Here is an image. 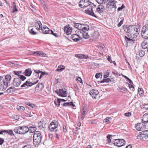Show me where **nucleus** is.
I'll return each mask as SVG.
<instances>
[{
    "mask_svg": "<svg viewBox=\"0 0 148 148\" xmlns=\"http://www.w3.org/2000/svg\"><path fill=\"white\" fill-rule=\"evenodd\" d=\"M76 80L78 82L82 83V80L81 78L80 77H78L76 79Z\"/></svg>",
    "mask_w": 148,
    "mask_h": 148,
    "instance_id": "obj_58",
    "label": "nucleus"
},
{
    "mask_svg": "<svg viewBox=\"0 0 148 148\" xmlns=\"http://www.w3.org/2000/svg\"><path fill=\"white\" fill-rule=\"evenodd\" d=\"M139 56L141 57H142L144 56L145 52L144 51L140 50L139 51Z\"/></svg>",
    "mask_w": 148,
    "mask_h": 148,
    "instance_id": "obj_45",
    "label": "nucleus"
},
{
    "mask_svg": "<svg viewBox=\"0 0 148 148\" xmlns=\"http://www.w3.org/2000/svg\"><path fill=\"white\" fill-rule=\"evenodd\" d=\"M27 105H28V106L29 107L28 108L30 109H35L36 108V106L33 104L29 103L27 104Z\"/></svg>",
    "mask_w": 148,
    "mask_h": 148,
    "instance_id": "obj_41",
    "label": "nucleus"
},
{
    "mask_svg": "<svg viewBox=\"0 0 148 148\" xmlns=\"http://www.w3.org/2000/svg\"><path fill=\"white\" fill-rule=\"evenodd\" d=\"M55 92L58 95L62 97H66L67 95L66 91L64 90L63 89L57 90Z\"/></svg>",
    "mask_w": 148,
    "mask_h": 148,
    "instance_id": "obj_7",
    "label": "nucleus"
},
{
    "mask_svg": "<svg viewBox=\"0 0 148 148\" xmlns=\"http://www.w3.org/2000/svg\"><path fill=\"white\" fill-rule=\"evenodd\" d=\"M125 40L126 41L127 43H132V42H134V41H135V40H134L131 39H130V38L127 37L126 36H125Z\"/></svg>",
    "mask_w": 148,
    "mask_h": 148,
    "instance_id": "obj_31",
    "label": "nucleus"
},
{
    "mask_svg": "<svg viewBox=\"0 0 148 148\" xmlns=\"http://www.w3.org/2000/svg\"><path fill=\"white\" fill-rule=\"evenodd\" d=\"M39 56H40L46 57V54L42 51H40Z\"/></svg>",
    "mask_w": 148,
    "mask_h": 148,
    "instance_id": "obj_52",
    "label": "nucleus"
},
{
    "mask_svg": "<svg viewBox=\"0 0 148 148\" xmlns=\"http://www.w3.org/2000/svg\"><path fill=\"white\" fill-rule=\"evenodd\" d=\"M141 34L143 38L148 39V25H145L142 28Z\"/></svg>",
    "mask_w": 148,
    "mask_h": 148,
    "instance_id": "obj_3",
    "label": "nucleus"
},
{
    "mask_svg": "<svg viewBox=\"0 0 148 148\" xmlns=\"http://www.w3.org/2000/svg\"><path fill=\"white\" fill-rule=\"evenodd\" d=\"M147 39L144 41L141 44V46L143 49H145L148 47V43L147 42Z\"/></svg>",
    "mask_w": 148,
    "mask_h": 148,
    "instance_id": "obj_20",
    "label": "nucleus"
},
{
    "mask_svg": "<svg viewBox=\"0 0 148 148\" xmlns=\"http://www.w3.org/2000/svg\"><path fill=\"white\" fill-rule=\"evenodd\" d=\"M83 24L76 23L75 24L74 26L75 28L78 29L79 30H82Z\"/></svg>",
    "mask_w": 148,
    "mask_h": 148,
    "instance_id": "obj_29",
    "label": "nucleus"
},
{
    "mask_svg": "<svg viewBox=\"0 0 148 148\" xmlns=\"http://www.w3.org/2000/svg\"><path fill=\"white\" fill-rule=\"evenodd\" d=\"M125 78L129 81V86L130 88H134L133 86V83L132 81L128 77L126 76H123Z\"/></svg>",
    "mask_w": 148,
    "mask_h": 148,
    "instance_id": "obj_23",
    "label": "nucleus"
},
{
    "mask_svg": "<svg viewBox=\"0 0 148 148\" xmlns=\"http://www.w3.org/2000/svg\"><path fill=\"white\" fill-rule=\"evenodd\" d=\"M110 0H111L110 1L108 0V1H109V2L106 4V9H107V8H109V6H110L112 5V4L113 3L114 0L112 1H111Z\"/></svg>",
    "mask_w": 148,
    "mask_h": 148,
    "instance_id": "obj_42",
    "label": "nucleus"
},
{
    "mask_svg": "<svg viewBox=\"0 0 148 148\" xmlns=\"http://www.w3.org/2000/svg\"><path fill=\"white\" fill-rule=\"evenodd\" d=\"M11 76L9 75H6L5 77V79L4 81H5V83L8 85L10 83V82L11 79Z\"/></svg>",
    "mask_w": 148,
    "mask_h": 148,
    "instance_id": "obj_26",
    "label": "nucleus"
},
{
    "mask_svg": "<svg viewBox=\"0 0 148 148\" xmlns=\"http://www.w3.org/2000/svg\"><path fill=\"white\" fill-rule=\"evenodd\" d=\"M138 92L140 96H142L143 95L144 91L141 88H138Z\"/></svg>",
    "mask_w": 148,
    "mask_h": 148,
    "instance_id": "obj_44",
    "label": "nucleus"
},
{
    "mask_svg": "<svg viewBox=\"0 0 148 148\" xmlns=\"http://www.w3.org/2000/svg\"><path fill=\"white\" fill-rule=\"evenodd\" d=\"M40 51L32 52V54L38 55H39Z\"/></svg>",
    "mask_w": 148,
    "mask_h": 148,
    "instance_id": "obj_64",
    "label": "nucleus"
},
{
    "mask_svg": "<svg viewBox=\"0 0 148 148\" xmlns=\"http://www.w3.org/2000/svg\"><path fill=\"white\" fill-rule=\"evenodd\" d=\"M89 29V26L85 24H83V25L82 27V29L83 31H88Z\"/></svg>",
    "mask_w": 148,
    "mask_h": 148,
    "instance_id": "obj_30",
    "label": "nucleus"
},
{
    "mask_svg": "<svg viewBox=\"0 0 148 148\" xmlns=\"http://www.w3.org/2000/svg\"><path fill=\"white\" fill-rule=\"evenodd\" d=\"M102 76V75L101 73H97L95 75V77L96 78H99Z\"/></svg>",
    "mask_w": 148,
    "mask_h": 148,
    "instance_id": "obj_55",
    "label": "nucleus"
},
{
    "mask_svg": "<svg viewBox=\"0 0 148 148\" xmlns=\"http://www.w3.org/2000/svg\"><path fill=\"white\" fill-rule=\"evenodd\" d=\"M125 8V6H124V5L123 4L121 7H119L118 8V11H121L124 8Z\"/></svg>",
    "mask_w": 148,
    "mask_h": 148,
    "instance_id": "obj_56",
    "label": "nucleus"
},
{
    "mask_svg": "<svg viewBox=\"0 0 148 148\" xmlns=\"http://www.w3.org/2000/svg\"><path fill=\"white\" fill-rule=\"evenodd\" d=\"M81 2V0L79 2V6L81 8H84V5H83L84 3H80Z\"/></svg>",
    "mask_w": 148,
    "mask_h": 148,
    "instance_id": "obj_62",
    "label": "nucleus"
},
{
    "mask_svg": "<svg viewBox=\"0 0 148 148\" xmlns=\"http://www.w3.org/2000/svg\"><path fill=\"white\" fill-rule=\"evenodd\" d=\"M15 91L14 87H10L5 91L6 93L7 94H12Z\"/></svg>",
    "mask_w": 148,
    "mask_h": 148,
    "instance_id": "obj_27",
    "label": "nucleus"
},
{
    "mask_svg": "<svg viewBox=\"0 0 148 148\" xmlns=\"http://www.w3.org/2000/svg\"><path fill=\"white\" fill-rule=\"evenodd\" d=\"M142 121L143 123H145L148 122V113H146L143 115Z\"/></svg>",
    "mask_w": 148,
    "mask_h": 148,
    "instance_id": "obj_16",
    "label": "nucleus"
},
{
    "mask_svg": "<svg viewBox=\"0 0 148 148\" xmlns=\"http://www.w3.org/2000/svg\"><path fill=\"white\" fill-rule=\"evenodd\" d=\"M8 85L5 83V81H3L2 83L0 84V90L3 91L7 87Z\"/></svg>",
    "mask_w": 148,
    "mask_h": 148,
    "instance_id": "obj_17",
    "label": "nucleus"
},
{
    "mask_svg": "<svg viewBox=\"0 0 148 148\" xmlns=\"http://www.w3.org/2000/svg\"><path fill=\"white\" fill-rule=\"evenodd\" d=\"M109 119H111V118L110 117H107L105 119H104V121H105V122H109V123H110V122L109 121Z\"/></svg>",
    "mask_w": 148,
    "mask_h": 148,
    "instance_id": "obj_61",
    "label": "nucleus"
},
{
    "mask_svg": "<svg viewBox=\"0 0 148 148\" xmlns=\"http://www.w3.org/2000/svg\"><path fill=\"white\" fill-rule=\"evenodd\" d=\"M21 82V81L19 78H15L13 81V85L15 87H18L19 86Z\"/></svg>",
    "mask_w": 148,
    "mask_h": 148,
    "instance_id": "obj_9",
    "label": "nucleus"
},
{
    "mask_svg": "<svg viewBox=\"0 0 148 148\" xmlns=\"http://www.w3.org/2000/svg\"><path fill=\"white\" fill-rule=\"evenodd\" d=\"M19 128L18 127H15L14 130V132L16 133L19 134Z\"/></svg>",
    "mask_w": 148,
    "mask_h": 148,
    "instance_id": "obj_49",
    "label": "nucleus"
},
{
    "mask_svg": "<svg viewBox=\"0 0 148 148\" xmlns=\"http://www.w3.org/2000/svg\"><path fill=\"white\" fill-rule=\"evenodd\" d=\"M13 10L12 12L13 13L18 11V10L16 8V5L15 3L14 2L13 3Z\"/></svg>",
    "mask_w": 148,
    "mask_h": 148,
    "instance_id": "obj_43",
    "label": "nucleus"
},
{
    "mask_svg": "<svg viewBox=\"0 0 148 148\" xmlns=\"http://www.w3.org/2000/svg\"><path fill=\"white\" fill-rule=\"evenodd\" d=\"M131 114L130 112L126 113L125 114V115L126 116L129 117L131 116Z\"/></svg>",
    "mask_w": 148,
    "mask_h": 148,
    "instance_id": "obj_63",
    "label": "nucleus"
},
{
    "mask_svg": "<svg viewBox=\"0 0 148 148\" xmlns=\"http://www.w3.org/2000/svg\"><path fill=\"white\" fill-rule=\"evenodd\" d=\"M96 9V7H95L93 3L91 4V5H89L88 7L86 8H85V11L86 12L88 10H94Z\"/></svg>",
    "mask_w": 148,
    "mask_h": 148,
    "instance_id": "obj_19",
    "label": "nucleus"
},
{
    "mask_svg": "<svg viewBox=\"0 0 148 148\" xmlns=\"http://www.w3.org/2000/svg\"><path fill=\"white\" fill-rule=\"evenodd\" d=\"M118 90L123 93H125L127 89L126 88L123 87H118L117 88Z\"/></svg>",
    "mask_w": 148,
    "mask_h": 148,
    "instance_id": "obj_36",
    "label": "nucleus"
},
{
    "mask_svg": "<svg viewBox=\"0 0 148 148\" xmlns=\"http://www.w3.org/2000/svg\"><path fill=\"white\" fill-rule=\"evenodd\" d=\"M61 99H58L57 101H55L54 103L57 106H60V103Z\"/></svg>",
    "mask_w": 148,
    "mask_h": 148,
    "instance_id": "obj_48",
    "label": "nucleus"
},
{
    "mask_svg": "<svg viewBox=\"0 0 148 148\" xmlns=\"http://www.w3.org/2000/svg\"><path fill=\"white\" fill-rule=\"evenodd\" d=\"M34 71L35 72V73H37V74L36 75V77L38 78L39 76V75L38 74L40 73H41V74L39 77V79H40L44 75H48V73H46V72H42V71H40L39 70H34Z\"/></svg>",
    "mask_w": 148,
    "mask_h": 148,
    "instance_id": "obj_12",
    "label": "nucleus"
},
{
    "mask_svg": "<svg viewBox=\"0 0 148 148\" xmlns=\"http://www.w3.org/2000/svg\"><path fill=\"white\" fill-rule=\"evenodd\" d=\"M3 133H7L8 134L11 136H12L14 135L13 131L12 130H4L3 131Z\"/></svg>",
    "mask_w": 148,
    "mask_h": 148,
    "instance_id": "obj_34",
    "label": "nucleus"
},
{
    "mask_svg": "<svg viewBox=\"0 0 148 148\" xmlns=\"http://www.w3.org/2000/svg\"><path fill=\"white\" fill-rule=\"evenodd\" d=\"M29 128V130L30 132L31 133L33 132H34L36 130V127H33L32 128Z\"/></svg>",
    "mask_w": 148,
    "mask_h": 148,
    "instance_id": "obj_53",
    "label": "nucleus"
},
{
    "mask_svg": "<svg viewBox=\"0 0 148 148\" xmlns=\"http://www.w3.org/2000/svg\"><path fill=\"white\" fill-rule=\"evenodd\" d=\"M72 28L71 27H68L67 26H65L64 28V31L67 35H69L71 34L72 31Z\"/></svg>",
    "mask_w": 148,
    "mask_h": 148,
    "instance_id": "obj_18",
    "label": "nucleus"
},
{
    "mask_svg": "<svg viewBox=\"0 0 148 148\" xmlns=\"http://www.w3.org/2000/svg\"><path fill=\"white\" fill-rule=\"evenodd\" d=\"M105 10V8L103 5H99L98 7L96 8V11L95 12L96 13H99L101 15V14H103L104 10Z\"/></svg>",
    "mask_w": 148,
    "mask_h": 148,
    "instance_id": "obj_8",
    "label": "nucleus"
},
{
    "mask_svg": "<svg viewBox=\"0 0 148 148\" xmlns=\"http://www.w3.org/2000/svg\"><path fill=\"white\" fill-rule=\"evenodd\" d=\"M111 136H112L110 135H108L107 136V137L108 139V143H110L111 142V138H110V137Z\"/></svg>",
    "mask_w": 148,
    "mask_h": 148,
    "instance_id": "obj_51",
    "label": "nucleus"
},
{
    "mask_svg": "<svg viewBox=\"0 0 148 148\" xmlns=\"http://www.w3.org/2000/svg\"><path fill=\"white\" fill-rule=\"evenodd\" d=\"M109 72L108 71H107V72L106 73V74L104 76V78H106L107 77L109 76Z\"/></svg>",
    "mask_w": 148,
    "mask_h": 148,
    "instance_id": "obj_59",
    "label": "nucleus"
},
{
    "mask_svg": "<svg viewBox=\"0 0 148 148\" xmlns=\"http://www.w3.org/2000/svg\"><path fill=\"white\" fill-rule=\"evenodd\" d=\"M78 57L81 58H87L88 57V56H86L85 55H80L79 56H78Z\"/></svg>",
    "mask_w": 148,
    "mask_h": 148,
    "instance_id": "obj_57",
    "label": "nucleus"
},
{
    "mask_svg": "<svg viewBox=\"0 0 148 148\" xmlns=\"http://www.w3.org/2000/svg\"><path fill=\"white\" fill-rule=\"evenodd\" d=\"M125 143V141L123 139H114L113 143L118 147H121L124 145Z\"/></svg>",
    "mask_w": 148,
    "mask_h": 148,
    "instance_id": "obj_5",
    "label": "nucleus"
},
{
    "mask_svg": "<svg viewBox=\"0 0 148 148\" xmlns=\"http://www.w3.org/2000/svg\"><path fill=\"white\" fill-rule=\"evenodd\" d=\"M71 38L74 41L77 42L79 40V38L77 35V34H74L71 36Z\"/></svg>",
    "mask_w": 148,
    "mask_h": 148,
    "instance_id": "obj_21",
    "label": "nucleus"
},
{
    "mask_svg": "<svg viewBox=\"0 0 148 148\" xmlns=\"http://www.w3.org/2000/svg\"><path fill=\"white\" fill-rule=\"evenodd\" d=\"M113 79H112V80H111L109 78H107L105 79V82H109L113 81Z\"/></svg>",
    "mask_w": 148,
    "mask_h": 148,
    "instance_id": "obj_60",
    "label": "nucleus"
},
{
    "mask_svg": "<svg viewBox=\"0 0 148 148\" xmlns=\"http://www.w3.org/2000/svg\"><path fill=\"white\" fill-rule=\"evenodd\" d=\"M72 106L73 107L75 106V105L73 104V103L72 102H66L64 103L63 104V106Z\"/></svg>",
    "mask_w": 148,
    "mask_h": 148,
    "instance_id": "obj_35",
    "label": "nucleus"
},
{
    "mask_svg": "<svg viewBox=\"0 0 148 148\" xmlns=\"http://www.w3.org/2000/svg\"><path fill=\"white\" fill-rule=\"evenodd\" d=\"M83 34V37L85 39H88L89 38V35L88 33H87L85 31H84V32H82Z\"/></svg>",
    "mask_w": 148,
    "mask_h": 148,
    "instance_id": "obj_40",
    "label": "nucleus"
},
{
    "mask_svg": "<svg viewBox=\"0 0 148 148\" xmlns=\"http://www.w3.org/2000/svg\"><path fill=\"white\" fill-rule=\"evenodd\" d=\"M14 74L18 75V77H19V76L21 75H20V74H22V71H14Z\"/></svg>",
    "mask_w": 148,
    "mask_h": 148,
    "instance_id": "obj_46",
    "label": "nucleus"
},
{
    "mask_svg": "<svg viewBox=\"0 0 148 148\" xmlns=\"http://www.w3.org/2000/svg\"><path fill=\"white\" fill-rule=\"evenodd\" d=\"M58 123L56 121H54L50 123L49 126V128L50 131H53L55 130V131H57V130L56 128L58 127Z\"/></svg>",
    "mask_w": 148,
    "mask_h": 148,
    "instance_id": "obj_6",
    "label": "nucleus"
},
{
    "mask_svg": "<svg viewBox=\"0 0 148 148\" xmlns=\"http://www.w3.org/2000/svg\"><path fill=\"white\" fill-rule=\"evenodd\" d=\"M98 90L95 89H92L89 92V94L94 99H96L99 94Z\"/></svg>",
    "mask_w": 148,
    "mask_h": 148,
    "instance_id": "obj_10",
    "label": "nucleus"
},
{
    "mask_svg": "<svg viewBox=\"0 0 148 148\" xmlns=\"http://www.w3.org/2000/svg\"><path fill=\"white\" fill-rule=\"evenodd\" d=\"M32 73L31 69H28L25 70V72L23 73L25 76H29Z\"/></svg>",
    "mask_w": 148,
    "mask_h": 148,
    "instance_id": "obj_25",
    "label": "nucleus"
},
{
    "mask_svg": "<svg viewBox=\"0 0 148 148\" xmlns=\"http://www.w3.org/2000/svg\"><path fill=\"white\" fill-rule=\"evenodd\" d=\"M44 88V85L43 84L40 83L38 84L36 86V89L39 91L41 90Z\"/></svg>",
    "mask_w": 148,
    "mask_h": 148,
    "instance_id": "obj_28",
    "label": "nucleus"
},
{
    "mask_svg": "<svg viewBox=\"0 0 148 148\" xmlns=\"http://www.w3.org/2000/svg\"><path fill=\"white\" fill-rule=\"evenodd\" d=\"M85 12L87 14L90 15L95 17L97 18V16L96 15V14L94 13L93 10H88L86 12Z\"/></svg>",
    "mask_w": 148,
    "mask_h": 148,
    "instance_id": "obj_24",
    "label": "nucleus"
},
{
    "mask_svg": "<svg viewBox=\"0 0 148 148\" xmlns=\"http://www.w3.org/2000/svg\"><path fill=\"white\" fill-rule=\"evenodd\" d=\"M88 112L87 107L86 106H83L82 109V112L81 113L86 114Z\"/></svg>",
    "mask_w": 148,
    "mask_h": 148,
    "instance_id": "obj_37",
    "label": "nucleus"
},
{
    "mask_svg": "<svg viewBox=\"0 0 148 148\" xmlns=\"http://www.w3.org/2000/svg\"><path fill=\"white\" fill-rule=\"evenodd\" d=\"M17 108L19 110H23L25 109V108L22 106H18Z\"/></svg>",
    "mask_w": 148,
    "mask_h": 148,
    "instance_id": "obj_54",
    "label": "nucleus"
},
{
    "mask_svg": "<svg viewBox=\"0 0 148 148\" xmlns=\"http://www.w3.org/2000/svg\"><path fill=\"white\" fill-rule=\"evenodd\" d=\"M21 134H24L28 132L29 131V128L25 126H21Z\"/></svg>",
    "mask_w": 148,
    "mask_h": 148,
    "instance_id": "obj_14",
    "label": "nucleus"
},
{
    "mask_svg": "<svg viewBox=\"0 0 148 148\" xmlns=\"http://www.w3.org/2000/svg\"><path fill=\"white\" fill-rule=\"evenodd\" d=\"M35 27H36V29L38 30H41L42 28V26L41 22L40 21H38L35 23Z\"/></svg>",
    "mask_w": 148,
    "mask_h": 148,
    "instance_id": "obj_15",
    "label": "nucleus"
},
{
    "mask_svg": "<svg viewBox=\"0 0 148 148\" xmlns=\"http://www.w3.org/2000/svg\"><path fill=\"white\" fill-rule=\"evenodd\" d=\"M140 133V134L137 136V139L144 140L148 138V131L146 130L143 131Z\"/></svg>",
    "mask_w": 148,
    "mask_h": 148,
    "instance_id": "obj_4",
    "label": "nucleus"
},
{
    "mask_svg": "<svg viewBox=\"0 0 148 148\" xmlns=\"http://www.w3.org/2000/svg\"><path fill=\"white\" fill-rule=\"evenodd\" d=\"M141 123H139L137 125H135V127L136 129L139 131H142L143 128L140 125H141Z\"/></svg>",
    "mask_w": 148,
    "mask_h": 148,
    "instance_id": "obj_32",
    "label": "nucleus"
},
{
    "mask_svg": "<svg viewBox=\"0 0 148 148\" xmlns=\"http://www.w3.org/2000/svg\"><path fill=\"white\" fill-rule=\"evenodd\" d=\"M82 32H84L82 30H80L78 31L77 34L79 36V38H82L83 36Z\"/></svg>",
    "mask_w": 148,
    "mask_h": 148,
    "instance_id": "obj_39",
    "label": "nucleus"
},
{
    "mask_svg": "<svg viewBox=\"0 0 148 148\" xmlns=\"http://www.w3.org/2000/svg\"><path fill=\"white\" fill-rule=\"evenodd\" d=\"M41 30H42L43 33L45 34L50 33L49 32H50V29L46 26H45V27L44 26L42 28H41Z\"/></svg>",
    "mask_w": 148,
    "mask_h": 148,
    "instance_id": "obj_22",
    "label": "nucleus"
},
{
    "mask_svg": "<svg viewBox=\"0 0 148 148\" xmlns=\"http://www.w3.org/2000/svg\"><path fill=\"white\" fill-rule=\"evenodd\" d=\"M18 78H19L22 81H23L26 79V77L23 75H21L19 76Z\"/></svg>",
    "mask_w": 148,
    "mask_h": 148,
    "instance_id": "obj_50",
    "label": "nucleus"
},
{
    "mask_svg": "<svg viewBox=\"0 0 148 148\" xmlns=\"http://www.w3.org/2000/svg\"><path fill=\"white\" fill-rule=\"evenodd\" d=\"M81 3H84V8L88 7L89 5H91L92 3L89 0H81Z\"/></svg>",
    "mask_w": 148,
    "mask_h": 148,
    "instance_id": "obj_13",
    "label": "nucleus"
},
{
    "mask_svg": "<svg viewBox=\"0 0 148 148\" xmlns=\"http://www.w3.org/2000/svg\"><path fill=\"white\" fill-rule=\"evenodd\" d=\"M29 30L30 33L33 35L36 34L37 33L34 31L33 30V28H32V27H30L29 28Z\"/></svg>",
    "mask_w": 148,
    "mask_h": 148,
    "instance_id": "obj_38",
    "label": "nucleus"
},
{
    "mask_svg": "<svg viewBox=\"0 0 148 148\" xmlns=\"http://www.w3.org/2000/svg\"><path fill=\"white\" fill-rule=\"evenodd\" d=\"M120 19H121V21L117 25V26L118 27L121 26L123 24V22L124 18H120Z\"/></svg>",
    "mask_w": 148,
    "mask_h": 148,
    "instance_id": "obj_47",
    "label": "nucleus"
},
{
    "mask_svg": "<svg viewBox=\"0 0 148 148\" xmlns=\"http://www.w3.org/2000/svg\"><path fill=\"white\" fill-rule=\"evenodd\" d=\"M33 143L36 145L40 143L42 139V135L39 131L35 132L33 136Z\"/></svg>",
    "mask_w": 148,
    "mask_h": 148,
    "instance_id": "obj_2",
    "label": "nucleus"
},
{
    "mask_svg": "<svg viewBox=\"0 0 148 148\" xmlns=\"http://www.w3.org/2000/svg\"><path fill=\"white\" fill-rule=\"evenodd\" d=\"M38 82V80H37L36 82L34 83H32L31 82H30L29 80L27 81H26L23 84L21 85V87H25L26 86H32L33 85H34L36 83H37Z\"/></svg>",
    "mask_w": 148,
    "mask_h": 148,
    "instance_id": "obj_11",
    "label": "nucleus"
},
{
    "mask_svg": "<svg viewBox=\"0 0 148 148\" xmlns=\"http://www.w3.org/2000/svg\"><path fill=\"white\" fill-rule=\"evenodd\" d=\"M65 69V67L62 65H60L58 67L56 71H58L61 72Z\"/></svg>",
    "mask_w": 148,
    "mask_h": 148,
    "instance_id": "obj_33",
    "label": "nucleus"
},
{
    "mask_svg": "<svg viewBox=\"0 0 148 148\" xmlns=\"http://www.w3.org/2000/svg\"><path fill=\"white\" fill-rule=\"evenodd\" d=\"M123 29L125 31L129 34L128 36H130L132 38L136 37L139 34V31L134 26H124Z\"/></svg>",
    "mask_w": 148,
    "mask_h": 148,
    "instance_id": "obj_1",
    "label": "nucleus"
}]
</instances>
